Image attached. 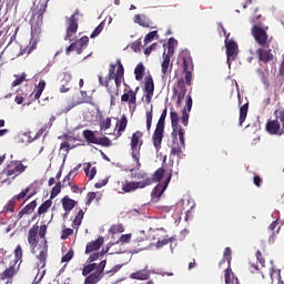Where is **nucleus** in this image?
Masks as SVG:
<instances>
[{
	"mask_svg": "<svg viewBox=\"0 0 284 284\" xmlns=\"http://www.w3.org/2000/svg\"><path fill=\"white\" fill-rule=\"evenodd\" d=\"M48 10V3H40L38 10L33 11L32 19L30 20L31 26V37L37 39L41 34V28H43V16Z\"/></svg>",
	"mask_w": 284,
	"mask_h": 284,
	"instance_id": "1",
	"label": "nucleus"
},
{
	"mask_svg": "<svg viewBox=\"0 0 284 284\" xmlns=\"http://www.w3.org/2000/svg\"><path fill=\"white\" fill-rule=\"evenodd\" d=\"M168 118V108H165L161 115L160 119L156 123L155 130L153 132L152 135V142L153 145L156 150V152H159V150H161V143H163V134L165 133V119Z\"/></svg>",
	"mask_w": 284,
	"mask_h": 284,
	"instance_id": "2",
	"label": "nucleus"
},
{
	"mask_svg": "<svg viewBox=\"0 0 284 284\" xmlns=\"http://www.w3.org/2000/svg\"><path fill=\"white\" fill-rule=\"evenodd\" d=\"M143 145V132L136 131L131 135V154L136 163V169L141 170V148Z\"/></svg>",
	"mask_w": 284,
	"mask_h": 284,
	"instance_id": "3",
	"label": "nucleus"
},
{
	"mask_svg": "<svg viewBox=\"0 0 284 284\" xmlns=\"http://www.w3.org/2000/svg\"><path fill=\"white\" fill-rule=\"evenodd\" d=\"M123 74H125V69L123 68L121 60H116V64H110L108 79L109 81L114 80L116 88H121Z\"/></svg>",
	"mask_w": 284,
	"mask_h": 284,
	"instance_id": "4",
	"label": "nucleus"
},
{
	"mask_svg": "<svg viewBox=\"0 0 284 284\" xmlns=\"http://www.w3.org/2000/svg\"><path fill=\"white\" fill-rule=\"evenodd\" d=\"M82 136L87 143H92L93 145H102V148H110L112 145V141L108 136L99 138L97 132L92 130H84Z\"/></svg>",
	"mask_w": 284,
	"mask_h": 284,
	"instance_id": "5",
	"label": "nucleus"
},
{
	"mask_svg": "<svg viewBox=\"0 0 284 284\" xmlns=\"http://www.w3.org/2000/svg\"><path fill=\"white\" fill-rule=\"evenodd\" d=\"M251 34L261 48H270V45H267L270 39V36H267V28L263 29L261 26L255 24L251 29Z\"/></svg>",
	"mask_w": 284,
	"mask_h": 284,
	"instance_id": "6",
	"label": "nucleus"
},
{
	"mask_svg": "<svg viewBox=\"0 0 284 284\" xmlns=\"http://www.w3.org/2000/svg\"><path fill=\"white\" fill-rule=\"evenodd\" d=\"M79 9L74 11V13L71 17L65 18V24H67V34H65V41H72V37L77 34V31L79 30Z\"/></svg>",
	"mask_w": 284,
	"mask_h": 284,
	"instance_id": "7",
	"label": "nucleus"
},
{
	"mask_svg": "<svg viewBox=\"0 0 284 284\" xmlns=\"http://www.w3.org/2000/svg\"><path fill=\"white\" fill-rule=\"evenodd\" d=\"M148 185H152V180L145 179L140 182L125 181L122 183V190L125 193L136 192V190H143V187H148Z\"/></svg>",
	"mask_w": 284,
	"mask_h": 284,
	"instance_id": "8",
	"label": "nucleus"
},
{
	"mask_svg": "<svg viewBox=\"0 0 284 284\" xmlns=\"http://www.w3.org/2000/svg\"><path fill=\"white\" fill-rule=\"evenodd\" d=\"M105 265H108V261H101L98 266V271L87 275L84 283L85 284H97L101 278H103V272L105 270Z\"/></svg>",
	"mask_w": 284,
	"mask_h": 284,
	"instance_id": "9",
	"label": "nucleus"
},
{
	"mask_svg": "<svg viewBox=\"0 0 284 284\" xmlns=\"http://www.w3.org/2000/svg\"><path fill=\"white\" fill-rule=\"evenodd\" d=\"M139 90L140 88L136 87L134 90H129L121 95V102L128 103L130 110L133 108V112L136 110V94H139Z\"/></svg>",
	"mask_w": 284,
	"mask_h": 284,
	"instance_id": "10",
	"label": "nucleus"
},
{
	"mask_svg": "<svg viewBox=\"0 0 284 284\" xmlns=\"http://www.w3.org/2000/svg\"><path fill=\"white\" fill-rule=\"evenodd\" d=\"M225 48H226V57L227 63L231 65L232 61H235L239 54V44L234 40L227 41L225 40Z\"/></svg>",
	"mask_w": 284,
	"mask_h": 284,
	"instance_id": "11",
	"label": "nucleus"
},
{
	"mask_svg": "<svg viewBox=\"0 0 284 284\" xmlns=\"http://www.w3.org/2000/svg\"><path fill=\"white\" fill-rule=\"evenodd\" d=\"M185 94H187V88L185 87V80L180 79L178 81L176 89H174V97H178L176 105L181 108L183 105V99H185Z\"/></svg>",
	"mask_w": 284,
	"mask_h": 284,
	"instance_id": "12",
	"label": "nucleus"
},
{
	"mask_svg": "<svg viewBox=\"0 0 284 284\" xmlns=\"http://www.w3.org/2000/svg\"><path fill=\"white\" fill-rule=\"evenodd\" d=\"M257 59L261 63H270V61H274V53H272V49H265V47H261L255 51Z\"/></svg>",
	"mask_w": 284,
	"mask_h": 284,
	"instance_id": "13",
	"label": "nucleus"
},
{
	"mask_svg": "<svg viewBox=\"0 0 284 284\" xmlns=\"http://www.w3.org/2000/svg\"><path fill=\"white\" fill-rule=\"evenodd\" d=\"M170 181H172V173H169L164 180V182L158 184L152 191V199H159L163 195V192L168 190V185H170Z\"/></svg>",
	"mask_w": 284,
	"mask_h": 284,
	"instance_id": "14",
	"label": "nucleus"
},
{
	"mask_svg": "<svg viewBox=\"0 0 284 284\" xmlns=\"http://www.w3.org/2000/svg\"><path fill=\"white\" fill-rule=\"evenodd\" d=\"M144 92L145 102L152 103V97H154V80L152 79V75L144 79Z\"/></svg>",
	"mask_w": 284,
	"mask_h": 284,
	"instance_id": "15",
	"label": "nucleus"
},
{
	"mask_svg": "<svg viewBox=\"0 0 284 284\" xmlns=\"http://www.w3.org/2000/svg\"><path fill=\"white\" fill-rule=\"evenodd\" d=\"M103 243H105V239L103 236L98 237L95 241L89 242L85 246V254H92V252H97L103 247Z\"/></svg>",
	"mask_w": 284,
	"mask_h": 284,
	"instance_id": "16",
	"label": "nucleus"
},
{
	"mask_svg": "<svg viewBox=\"0 0 284 284\" xmlns=\"http://www.w3.org/2000/svg\"><path fill=\"white\" fill-rule=\"evenodd\" d=\"M190 112H192V95L186 97V104L185 108L182 110V118L181 122L183 125L187 126V123L190 121Z\"/></svg>",
	"mask_w": 284,
	"mask_h": 284,
	"instance_id": "17",
	"label": "nucleus"
},
{
	"mask_svg": "<svg viewBox=\"0 0 284 284\" xmlns=\"http://www.w3.org/2000/svg\"><path fill=\"white\" fill-rule=\"evenodd\" d=\"M18 273H19V268H17V264L11 262L10 266L7 267L0 274V278H1V281H6V280H11L12 281V278H14V276H17Z\"/></svg>",
	"mask_w": 284,
	"mask_h": 284,
	"instance_id": "18",
	"label": "nucleus"
},
{
	"mask_svg": "<svg viewBox=\"0 0 284 284\" xmlns=\"http://www.w3.org/2000/svg\"><path fill=\"white\" fill-rule=\"evenodd\" d=\"M26 170H28V166L23 165V163L14 162V168L7 170V176H13V179H17V176L23 174Z\"/></svg>",
	"mask_w": 284,
	"mask_h": 284,
	"instance_id": "19",
	"label": "nucleus"
},
{
	"mask_svg": "<svg viewBox=\"0 0 284 284\" xmlns=\"http://www.w3.org/2000/svg\"><path fill=\"white\" fill-rule=\"evenodd\" d=\"M134 23H138L142 28H154V23L145 14H135Z\"/></svg>",
	"mask_w": 284,
	"mask_h": 284,
	"instance_id": "20",
	"label": "nucleus"
},
{
	"mask_svg": "<svg viewBox=\"0 0 284 284\" xmlns=\"http://www.w3.org/2000/svg\"><path fill=\"white\" fill-rule=\"evenodd\" d=\"M39 234V225L34 224L28 233V243L32 250L37 247V236Z\"/></svg>",
	"mask_w": 284,
	"mask_h": 284,
	"instance_id": "21",
	"label": "nucleus"
},
{
	"mask_svg": "<svg viewBox=\"0 0 284 284\" xmlns=\"http://www.w3.org/2000/svg\"><path fill=\"white\" fill-rule=\"evenodd\" d=\"M18 33H19V27L12 23L4 26V39H8V37H10L11 43L14 41V39H17Z\"/></svg>",
	"mask_w": 284,
	"mask_h": 284,
	"instance_id": "22",
	"label": "nucleus"
},
{
	"mask_svg": "<svg viewBox=\"0 0 284 284\" xmlns=\"http://www.w3.org/2000/svg\"><path fill=\"white\" fill-rule=\"evenodd\" d=\"M265 130L268 134H278V132H281V123L278 122V119L268 120Z\"/></svg>",
	"mask_w": 284,
	"mask_h": 284,
	"instance_id": "23",
	"label": "nucleus"
},
{
	"mask_svg": "<svg viewBox=\"0 0 284 284\" xmlns=\"http://www.w3.org/2000/svg\"><path fill=\"white\" fill-rule=\"evenodd\" d=\"M38 258V267L40 270H43L45 267V261L48 260V243L44 242L42 245V248L40 251V254L37 256Z\"/></svg>",
	"mask_w": 284,
	"mask_h": 284,
	"instance_id": "24",
	"label": "nucleus"
},
{
	"mask_svg": "<svg viewBox=\"0 0 284 284\" xmlns=\"http://www.w3.org/2000/svg\"><path fill=\"white\" fill-rule=\"evenodd\" d=\"M182 69L183 72L185 73V83L186 85H192V71H190V60H187V58H182Z\"/></svg>",
	"mask_w": 284,
	"mask_h": 284,
	"instance_id": "25",
	"label": "nucleus"
},
{
	"mask_svg": "<svg viewBox=\"0 0 284 284\" xmlns=\"http://www.w3.org/2000/svg\"><path fill=\"white\" fill-rule=\"evenodd\" d=\"M88 43H90V38L83 36L82 38L73 42V48L75 52H78V54H81V52H83V49L88 48Z\"/></svg>",
	"mask_w": 284,
	"mask_h": 284,
	"instance_id": "26",
	"label": "nucleus"
},
{
	"mask_svg": "<svg viewBox=\"0 0 284 284\" xmlns=\"http://www.w3.org/2000/svg\"><path fill=\"white\" fill-rule=\"evenodd\" d=\"M161 68L163 78L172 73V64L170 65V55H165V52H163V61L161 63Z\"/></svg>",
	"mask_w": 284,
	"mask_h": 284,
	"instance_id": "27",
	"label": "nucleus"
},
{
	"mask_svg": "<svg viewBox=\"0 0 284 284\" xmlns=\"http://www.w3.org/2000/svg\"><path fill=\"white\" fill-rule=\"evenodd\" d=\"M130 278L134 281H148V278H150V271L148 267L136 271L130 275Z\"/></svg>",
	"mask_w": 284,
	"mask_h": 284,
	"instance_id": "28",
	"label": "nucleus"
},
{
	"mask_svg": "<svg viewBox=\"0 0 284 284\" xmlns=\"http://www.w3.org/2000/svg\"><path fill=\"white\" fill-rule=\"evenodd\" d=\"M62 207L64 210V212H72V210H74V207H77V201L70 199V196L65 195L62 200Z\"/></svg>",
	"mask_w": 284,
	"mask_h": 284,
	"instance_id": "29",
	"label": "nucleus"
},
{
	"mask_svg": "<svg viewBox=\"0 0 284 284\" xmlns=\"http://www.w3.org/2000/svg\"><path fill=\"white\" fill-rule=\"evenodd\" d=\"M165 176V169L159 168L152 175V179H150L151 183H161L163 181V178Z\"/></svg>",
	"mask_w": 284,
	"mask_h": 284,
	"instance_id": "30",
	"label": "nucleus"
},
{
	"mask_svg": "<svg viewBox=\"0 0 284 284\" xmlns=\"http://www.w3.org/2000/svg\"><path fill=\"white\" fill-rule=\"evenodd\" d=\"M43 90H45V80H40L38 85H36L33 90V95L37 101L41 99V94H43Z\"/></svg>",
	"mask_w": 284,
	"mask_h": 284,
	"instance_id": "31",
	"label": "nucleus"
},
{
	"mask_svg": "<svg viewBox=\"0 0 284 284\" xmlns=\"http://www.w3.org/2000/svg\"><path fill=\"white\" fill-rule=\"evenodd\" d=\"M172 134H173L174 136H176V134H178L181 145H182L183 148H185V131L183 130V128H182V126H175V128H173Z\"/></svg>",
	"mask_w": 284,
	"mask_h": 284,
	"instance_id": "32",
	"label": "nucleus"
},
{
	"mask_svg": "<svg viewBox=\"0 0 284 284\" xmlns=\"http://www.w3.org/2000/svg\"><path fill=\"white\" fill-rule=\"evenodd\" d=\"M125 128H128V118L122 115L115 125L119 136H121V132H125Z\"/></svg>",
	"mask_w": 284,
	"mask_h": 284,
	"instance_id": "33",
	"label": "nucleus"
},
{
	"mask_svg": "<svg viewBox=\"0 0 284 284\" xmlns=\"http://www.w3.org/2000/svg\"><path fill=\"white\" fill-rule=\"evenodd\" d=\"M247 110H250V103H245L240 108V126H243V123H245V119H247Z\"/></svg>",
	"mask_w": 284,
	"mask_h": 284,
	"instance_id": "34",
	"label": "nucleus"
},
{
	"mask_svg": "<svg viewBox=\"0 0 284 284\" xmlns=\"http://www.w3.org/2000/svg\"><path fill=\"white\" fill-rule=\"evenodd\" d=\"M99 272V264L98 263H91V264H88L85 265L83 268H82V276H89L90 274H92V272Z\"/></svg>",
	"mask_w": 284,
	"mask_h": 284,
	"instance_id": "35",
	"label": "nucleus"
},
{
	"mask_svg": "<svg viewBox=\"0 0 284 284\" xmlns=\"http://www.w3.org/2000/svg\"><path fill=\"white\" fill-rule=\"evenodd\" d=\"M134 74H135V80L136 81H142L143 80V74H145V67L143 65V63H139L135 67Z\"/></svg>",
	"mask_w": 284,
	"mask_h": 284,
	"instance_id": "36",
	"label": "nucleus"
},
{
	"mask_svg": "<svg viewBox=\"0 0 284 284\" xmlns=\"http://www.w3.org/2000/svg\"><path fill=\"white\" fill-rule=\"evenodd\" d=\"M145 119H146V130L148 132H150L152 130V119H154L152 105L150 110H146Z\"/></svg>",
	"mask_w": 284,
	"mask_h": 284,
	"instance_id": "37",
	"label": "nucleus"
},
{
	"mask_svg": "<svg viewBox=\"0 0 284 284\" xmlns=\"http://www.w3.org/2000/svg\"><path fill=\"white\" fill-rule=\"evenodd\" d=\"M83 216H85V212H83V210H80L78 212L75 219L73 220V227H75V230H79V227H81Z\"/></svg>",
	"mask_w": 284,
	"mask_h": 284,
	"instance_id": "38",
	"label": "nucleus"
},
{
	"mask_svg": "<svg viewBox=\"0 0 284 284\" xmlns=\"http://www.w3.org/2000/svg\"><path fill=\"white\" fill-rule=\"evenodd\" d=\"M52 207V200L44 201L39 207H38V214L41 216V214H45L48 212V209Z\"/></svg>",
	"mask_w": 284,
	"mask_h": 284,
	"instance_id": "39",
	"label": "nucleus"
},
{
	"mask_svg": "<svg viewBox=\"0 0 284 284\" xmlns=\"http://www.w3.org/2000/svg\"><path fill=\"white\" fill-rule=\"evenodd\" d=\"M225 261H227L229 266H230L231 263H232V248H230V247H226V248L224 250L223 258H222V261L220 262V265H223V263H225Z\"/></svg>",
	"mask_w": 284,
	"mask_h": 284,
	"instance_id": "40",
	"label": "nucleus"
},
{
	"mask_svg": "<svg viewBox=\"0 0 284 284\" xmlns=\"http://www.w3.org/2000/svg\"><path fill=\"white\" fill-rule=\"evenodd\" d=\"M14 261L12 262L14 265H17V263H22L21 258H23V248H21V245H18L14 250Z\"/></svg>",
	"mask_w": 284,
	"mask_h": 284,
	"instance_id": "41",
	"label": "nucleus"
},
{
	"mask_svg": "<svg viewBox=\"0 0 284 284\" xmlns=\"http://www.w3.org/2000/svg\"><path fill=\"white\" fill-rule=\"evenodd\" d=\"M43 132H45V128H41L38 132H37V134H36V136L34 138H32V136H30V134H32V132H26L24 133V136H27L28 138V142L29 143H32V141H34L36 139H39V138H41L42 135H43Z\"/></svg>",
	"mask_w": 284,
	"mask_h": 284,
	"instance_id": "42",
	"label": "nucleus"
},
{
	"mask_svg": "<svg viewBox=\"0 0 284 284\" xmlns=\"http://www.w3.org/2000/svg\"><path fill=\"white\" fill-rule=\"evenodd\" d=\"M170 116H171V125L172 128H179V113H176V111H174V109L171 110L170 112Z\"/></svg>",
	"mask_w": 284,
	"mask_h": 284,
	"instance_id": "43",
	"label": "nucleus"
},
{
	"mask_svg": "<svg viewBox=\"0 0 284 284\" xmlns=\"http://www.w3.org/2000/svg\"><path fill=\"white\" fill-rule=\"evenodd\" d=\"M105 28V22H101L91 33L90 39H97V37H99V34H101V32H103Z\"/></svg>",
	"mask_w": 284,
	"mask_h": 284,
	"instance_id": "44",
	"label": "nucleus"
},
{
	"mask_svg": "<svg viewBox=\"0 0 284 284\" xmlns=\"http://www.w3.org/2000/svg\"><path fill=\"white\" fill-rule=\"evenodd\" d=\"M174 241V237H169L168 235H164L163 240H159L155 244V247L160 250L161 247H164V245H168L169 243H172Z\"/></svg>",
	"mask_w": 284,
	"mask_h": 284,
	"instance_id": "45",
	"label": "nucleus"
},
{
	"mask_svg": "<svg viewBox=\"0 0 284 284\" xmlns=\"http://www.w3.org/2000/svg\"><path fill=\"white\" fill-rule=\"evenodd\" d=\"M59 194H61V182H58L51 190V194H50V201H52V199H57V196H59Z\"/></svg>",
	"mask_w": 284,
	"mask_h": 284,
	"instance_id": "46",
	"label": "nucleus"
},
{
	"mask_svg": "<svg viewBox=\"0 0 284 284\" xmlns=\"http://www.w3.org/2000/svg\"><path fill=\"white\" fill-rule=\"evenodd\" d=\"M90 168H92L91 164H88V166L84 169L85 175L89 178V181H92V179H94V176H97V168H92L90 170Z\"/></svg>",
	"mask_w": 284,
	"mask_h": 284,
	"instance_id": "47",
	"label": "nucleus"
},
{
	"mask_svg": "<svg viewBox=\"0 0 284 284\" xmlns=\"http://www.w3.org/2000/svg\"><path fill=\"white\" fill-rule=\"evenodd\" d=\"M110 128H112V119L111 118H106L105 120H102L100 122L101 132H104L105 130H110Z\"/></svg>",
	"mask_w": 284,
	"mask_h": 284,
	"instance_id": "48",
	"label": "nucleus"
},
{
	"mask_svg": "<svg viewBox=\"0 0 284 284\" xmlns=\"http://www.w3.org/2000/svg\"><path fill=\"white\" fill-rule=\"evenodd\" d=\"M225 284H232V278H234V273L232 272V267L227 266L224 271Z\"/></svg>",
	"mask_w": 284,
	"mask_h": 284,
	"instance_id": "49",
	"label": "nucleus"
},
{
	"mask_svg": "<svg viewBox=\"0 0 284 284\" xmlns=\"http://www.w3.org/2000/svg\"><path fill=\"white\" fill-rule=\"evenodd\" d=\"M26 214H32L37 210V200H33L31 203L27 204L23 209Z\"/></svg>",
	"mask_w": 284,
	"mask_h": 284,
	"instance_id": "50",
	"label": "nucleus"
},
{
	"mask_svg": "<svg viewBox=\"0 0 284 284\" xmlns=\"http://www.w3.org/2000/svg\"><path fill=\"white\" fill-rule=\"evenodd\" d=\"M153 39H159V31H151L145 36L144 38L145 45H148V43H152Z\"/></svg>",
	"mask_w": 284,
	"mask_h": 284,
	"instance_id": "51",
	"label": "nucleus"
},
{
	"mask_svg": "<svg viewBox=\"0 0 284 284\" xmlns=\"http://www.w3.org/2000/svg\"><path fill=\"white\" fill-rule=\"evenodd\" d=\"M274 115L276 116V119H278L282 123V132H280V134H283L284 132V109L281 110H275L274 111Z\"/></svg>",
	"mask_w": 284,
	"mask_h": 284,
	"instance_id": "52",
	"label": "nucleus"
},
{
	"mask_svg": "<svg viewBox=\"0 0 284 284\" xmlns=\"http://www.w3.org/2000/svg\"><path fill=\"white\" fill-rule=\"evenodd\" d=\"M77 105H79L75 100H72L71 102L68 103L67 106H63L60 111V114H68V112H70V110H73V108H77Z\"/></svg>",
	"mask_w": 284,
	"mask_h": 284,
	"instance_id": "53",
	"label": "nucleus"
},
{
	"mask_svg": "<svg viewBox=\"0 0 284 284\" xmlns=\"http://www.w3.org/2000/svg\"><path fill=\"white\" fill-rule=\"evenodd\" d=\"M110 232H111V234H121V233L125 232V229L123 227V224H113L110 227Z\"/></svg>",
	"mask_w": 284,
	"mask_h": 284,
	"instance_id": "54",
	"label": "nucleus"
},
{
	"mask_svg": "<svg viewBox=\"0 0 284 284\" xmlns=\"http://www.w3.org/2000/svg\"><path fill=\"white\" fill-rule=\"evenodd\" d=\"M30 192V187H26L22 190L18 195H14L12 200L17 203V201H21L28 196V193Z\"/></svg>",
	"mask_w": 284,
	"mask_h": 284,
	"instance_id": "55",
	"label": "nucleus"
},
{
	"mask_svg": "<svg viewBox=\"0 0 284 284\" xmlns=\"http://www.w3.org/2000/svg\"><path fill=\"white\" fill-rule=\"evenodd\" d=\"M80 94L81 98L79 100H75L78 105H81V103H90V97H88V92L81 91Z\"/></svg>",
	"mask_w": 284,
	"mask_h": 284,
	"instance_id": "56",
	"label": "nucleus"
},
{
	"mask_svg": "<svg viewBox=\"0 0 284 284\" xmlns=\"http://www.w3.org/2000/svg\"><path fill=\"white\" fill-rule=\"evenodd\" d=\"M72 258H74V251L71 248L68 251V253L64 256H62L61 262L70 263V261H72Z\"/></svg>",
	"mask_w": 284,
	"mask_h": 284,
	"instance_id": "57",
	"label": "nucleus"
},
{
	"mask_svg": "<svg viewBox=\"0 0 284 284\" xmlns=\"http://www.w3.org/2000/svg\"><path fill=\"white\" fill-rule=\"evenodd\" d=\"M74 234V230L72 229H64L61 232V240L65 241L68 240L69 236H72Z\"/></svg>",
	"mask_w": 284,
	"mask_h": 284,
	"instance_id": "58",
	"label": "nucleus"
},
{
	"mask_svg": "<svg viewBox=\"0 0 284 284\" xmlns=\"http://www.w3.org/2000/svg\"><path fill=\"white\" fill-rule=\"evenodd\" d=\"M14 205H17V202L13 199H11L7 203V205H4V207H3L4 212H14Z\"/></svg>",
	"mask_w": 284,
	"mask_h": 284,
	"instance_id": "59",
	"label": "nucleus"
},
{
	"mask_svg": "<svg viewBox=\"0 0 284 284\" xmlns=\"http://www.w3.org/2000/svg\"><path fill=\"white\" fill-rule=\"evenodd\" d=\"M26 81V73H22L20 77H18L13 82H12V88H17V85H21Z\"/></svg>",
	"mask_w": 284,
	"mask_h": 284,
	"instance_id": "60",
	"label": "nucleus"
},
{
	"mask_svg": "<svg viewBox=\"0 0 284 284\" xmlns=\"http://www.w3.org/2000/svg\"><path fill=\"white\" fill-rule=\"evenodd\" d=\"M70 81H72V74L70 72H64L60 83H70Z\"/></svg>",
	"mask_w": 284,
	"mask_h": 284,
	"instance_id": "61",
	"label": "nucleus"
},
{
	"mask_svg": "<svg viewBox=\"0 0 284 284\" xmlns=\"http://www.w3.org/2000/svg\"><path fill=\"white\" fill-rule=\"evenodd\" d=\"M99 258H101V253L95 252L88 257V261L89 263H94V261H99Z\"/></svg>",
	"mask_w": 284,
	"mask_h": 284,
	"instance_id": "62",
	"label": "nucleus"
},
{
	"mask_svg": "<svg viewBox=\"0 0 284 284\" xmlns=\"http://www.w3.org/2000/svg\"><path fill=\"white\" fill-rule=\"evenodd\" d=\"M87 205H92V201L97 199V193L94 192H89L87 195Z\"/></svg>",
	"mask_w": 284,
	"mask_h": 284,
	"instance_id": "63",
	"label": "nucleus"
},
{
	"mask_svg": "<svg viewBox=\"0 0 284 284\" xmlns=\"http://www.w3.org/2000/svg\"><path fill=\"white\" fill-rule=\"evenodd\" d=\"M256 260L257 263L262 265V267H265V258H263V253H261V251L256 252Z\"/></svg>",
	"mask_w": 284,
	"mask_h": 284,
	"instance_id": "64",
	"label": "nucleus"
}]
</instances>
